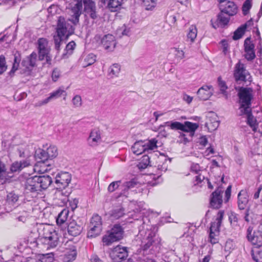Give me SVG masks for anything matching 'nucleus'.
<instances>
[{
    "label": "nucleus",
    "instance_id": "nucleus-1",
    "mask_svg": "<svg viewBox=\"0 0 262 262\" xmlns=\"http://www.w3.org/2000/svg\"><path fill=\"white\" fill-rule=\"evenodd\" d=\"M76 2L75 6L71 8V18L68 19L74 25L79 24V17L82 13L83 3L86 13L93 19L97 18L96 6L94 2L91 0H76Z\"/></svg>",
    "mask_w": 262,
    "mask_h": 262
},
{
    "label": "nucleus",
    "instance_id": "nucleus-2",
    "mask_svg": "<svg viewBox=\"0 0 262 262\" xmlns=\"http://www.w3.org/2000/svg\"><path fill=\"white\" fill-rule=\"evenodd\" d=\"M169 126L172 130H180L185 133H188V137L184 133L180 134L179 138L183 139L185 144L190 142L194 135L195 131L198 128L199 125L196 123L185 121L184 123L178 121H167L160 125V129L165 126Z\"/></svg>",
    "mask_w": 262,
    "mask_h": 262
},
{
    "label": "nucleus",
    "instance_id": "nucleus-3",
    "mask_svg": "<svg viewBox=\"0 0 262 262\" xmlns=\"http://www.w3.org/2000/svg\"><path fill=\"white\" fill-rule=\"evenodd\" d=\"M75 28L63 16L58 17L56 28V35L53 37L55 49L60 50V44L63 40L68 38L74 32Z\"/></svg>",
    "mask_w": 262,
    "mask_h": 262
},
{
    "label": "nucleus",
    "instance_id": "nucleus-4",
    "mask_svg": "<svg viewBox=\"0 0 262 262\" xmlns=\"http://www.w3.org/2000/svg\"><path fill=\"white\" fill-rule=\"evenodd\" d=\"M52 183L49 175L35 176L26 179L25 189L26 193H37L47 189Z\"/></svg>",
    "mask_w": 262,
    "mask_h": 262
},
{
    "label": "nucleus",
    "instance_id": "nucleus-5",
    "mask_svg": "<svg viewBox=\"0 0 262 262\" xmlns=\"http://www.w3.org/2000/svg\"><path fill=\"white\" fill-rule=\"evenodd\" d=\"M123 234L124 230L120 224H115L103 236L102 242L104 245L110 246L112 243L122 239Z\"/></svg>",
    "mask_w": 262,
    "mask_h": 262
},
{
    "label": "nucleus",
    "instance_id": "nucleus-6",
    "mask_svg": "<svg viewBox=\"0 0 262 262\" xmlns=\"http://www.w3.org/2000/svg\"><path fill=\"white\" fill-rule=\"evenodd\" d=\"M253 90L250 88L241 87L238 92L239 98V109L241 112L246 110L251 109V101L253 99Z\"/></svg>",
    "mask_w": 262,
    "mask_h": 262
},
{
    "label": "nucleus",
    "instance_id": "nucleus-7",
    "mask_svg": "<svg viewBox=\"0 0 262 262\" xmlns=\"http://www.w3.org/2000/svg\"><path fill=\"white\" fill-rule=\"evenodd\" d=\"M234 77L236 81L243 82H252V77L248 71L246 70L244 64L239 61L235 66L234 70Z\"/></svg>",
    "mask_w": 262,
    "mask_h": 262
},
{
    "label": "nucleus",
    "instance_id": "nucleus-8",
    "mask_svg": "<svg viewBox=\"0 0 262 262\" xmlns=\"http://www.w3.org/2000/svg\"><path fill=\"white\" fill-rule=\"evenodd\" d=\"M48 40L43 38L38 40V49L39 59L40 60H46V63L49 65L51 64V56L50 55V49L48 46Z\"/></svg>",
    "mask_w": 262,
    "mask_h": 262
},
{
    "label": "nucleus",
    "instance_id": "nucleus-9",
    "mask_svg": "<svg viewBox=\"0 0 262 262\" xmlns=\"http://www.w3.org/2000/svg\"><path fill=\"white\" fill-rule=\"evenodd\" d=\"M36 60L37 54L34 52L24 58L21 63V68L22 71H23V73L26 75H30L33 68L36 66Z\"/></svg>",
    "mask_w": 262,
    "mask_h": 262
},
{
    "label": "nucleus",
    "instance_id": "nucleus-10",
    "mask_svg": "<svg viewBox=\"0 0 262 262\" xmlns=\"http://www.w3.org/2000/svg\"><path fill=\"white\" fill-rule=\"evenodd\" d=\"M128 256L126 247L118 246L114 248L110 253V257L113 262H120L125 259Z\"/></svg>",
    "mask_w": 262,
    "mask_h": 262
},
{
    "label": "nucleus",
    "instance_id": "nucleus-11",
    "mask_svg": "<svg viewBox=\"0 0 262 262\" xmlns=\"http://www.w3.org/2000/svg\"><path fill=\"white\" fill-rule=\"evenodd\" d=\"M36 242L37 244L40 242L47 245V248H54L58 243V237L55 232H50L48 235L38 238Z\"/></svg>",
    "mask_w": 262,
    "mask_h": 262
},
{
    "label": "nucleus",
    "instance_id": "nucleus-12",
    "mask_svg": "<svg viewBox=\"0 0 262 262\" xmlns=\"http://www.w3.org/2000/svg\"><path fill=\"white\" fill-rule=\"evenodd\" d=\"M220 9L229 16H233L237 12V7L236 4L232 1H225L220 4Z\"/></svg>",
    "mask_w": 262,
    "mask_h": 262
},
{
    "label": "nucleus",
    "instance_id": "nucleus-13",
    "mask_svg": "<svg viewBox=\"0 0 262 262\" xmlns=\"http://www.w3.org/2000/svg\"><path fill=\"white\" fill-rule=\"evenodd\" d=\"M71 181V176L69 172H64L58 173L55 178V184L57 189H65Z\"/></svg>",
    "mask_w": 262,
    "mask_h": 262
},
{
    "label": "nucleus",
    "instance_id": "nucleus-14",
    "mask_svg": "<svg viewBox=\"0 0 262 262\" xmlns=\"http://www.w3.org/2000/svg\"><path fill=\"white\" fill-rule=\"evenodd\" d=\"M223 190L221 187L217 188L212 193L210 200V205L213 209H219L223 203L222 194Z\"/></svg>",
    "mask_w": 262,
    "mask_h": 262
},
{
    "label": "nucleus",
    "instance_id": "nucleus-15",
    "mask_svg": "<svg viewBox=\"0 0 262 262\" xmlns=\"http://www.w3.org/2000/svg\"><path fill=\"white\" fill-rule=\"evenodd\" d=\"M147 236L142 241L141 245L143 254H147L148 250H151L155 243V233L151 231H148Z\"/></svg>",
    "mask_w": 262,
    "mask_h": 262
},
{
    "label": "nucleus",
    "instance_id": "nucleus-16",
    "mask_svg": "<svg viewBox=\"0 0 262 262\" xmlns=\"http://www.w3.org/2000/svg\"><path fill=\"white\" fill-rule=\"evenodd\" d=\"M62 95L66 96L67 95V93L64 90L60 88L57 90L50 93V96L46 99L41 101H39L37 103H36L35 106H41L43 105H45L51 101L61 97Z\"/></svg>",
    "mask_w": 262,
    "mask_h": 262
},
{
    "label": "nucleus",
    "instance_id": "nucleus-17",
    "mask_svg": "<svg viewBox=\"0 0 262 262\" xmlns=\"http://www.w3.org/2000/svg\"><path fill=\"white\" fill-rule=\"evenodd\" d=\"M140 186V183L137 181V179L134 178L132 180L126 181L123 183L122 191L118 196H127L126 192L129 190L135 188H138Z\"/></svg>",
    "mask_w": 262,
    "mask_h": 262
},
{
    "label": "nucleus",
    "instance_id": "nucleus-18",
    "mask_svg": "<svg viewBox=\"0 0 262 262\" xmlns=\"http://www.w3.org/2000/svg\"><path fill=\"white\" fill-rule=\"evenodd\" d=\"M225 14L224 12L221 11L217 15V18L216 20L213 22L212 20H211V24L212 27L214 29H217V28H224L226 26H227L230 20V16L226 17L225 16Z\"/></svg>",
    "mask_w": 262,
    "mask_h": 262
},
{
    "label": "nucleus",
    "instance_id": "nucleus-19",
    "mask_svg": "<svg viewBox=\"0 0 262 262\" xmlns=\"http://www.w3.org/2000/svg\"><path fill=\"white\" fill-rule=\"evenodd\" d=\"M101 44L105 50H113L116 44L115 37L110 34L104 35L101 39Z\"/></svg>",
    "mask_w": 262,
    "mask_h": 262
},
{
    "label": "nucleus",
    "instance_id": "nucleus-20",
    "mask_svg": "<svg viewBox=\"0 0 262 262\" xmlns=\"http://www.w3.org/2000/svg\"><path fill=\"white\" fill-rule=\"evenodd\" d=\"M220 122L217 120V116L215 114L210 113L207 116V121L205 123V126L210 132L216 130L219 126Z\"/></svg>",
    "mask_w": 262,
    "mask_h": 262
},
{
    "label": "nucleus",
    "instance_id": "nucleus-21",
    "mask_svg": "<svg viewBox=\"0 0 262 262\" xmlns=\"http://www.w3.org/2000/svg\"><path fill=\"white\" fill-rule=\"evenodd\" d=\"M83 229L82 224H78L75 221L71 222L68 226V231L70 235L76 236L79 235Z\"/></svg>",
    "mask_w": 262,
    "mask_h": 262
},
{
    "label": "nucleus",
    "instance_id": "nucleus-22",
    "mask_svg": "<svg viewBox=\"0 0 262 262\" xmlns=\"http://www.w3.org/2000/svg\"><path fill=\"white\" fill-rule=\"evenodd\" d=\"M241 115L244 114L247 116V124L252 128L253 131L256 132L258 127V123L254 117L252 113V110H246L243 112H241Z\"/></svg>",
    "mask_w": 262,
    "mask_h": 262
},
{
    "label": "nucleus",
    "instance_id": "nucleus-23",
    "mask_svg": "<svg viewBox=\"0 0 262 262\" xmlns=\"http://www.w3.org/2000/svg\"><path fill=\"white\" fill-rule=\"evenodd\" d=\"M156 154L154 151L148 152V155H145L142 156L140 162L138 164V167L140 169H144L147 166H151V161L150 159Z\"/></svg>",
    "mask_w": 262,
    "mask_h": 262
},
{
    "label": "nucleus",
    "instance_id": "nucleus-24",
    "mask_svg": "<svg viewBox=\"0 0 262 262\" xmlns=\"http://www.w3.org/2000/svg\"><path fill=\"white\" fill-rule=\"evenodd\" d=\"M248 201V195L247 192L243 190L240 191L237 195V205L238 209L239 210L246 209Z\"/></svg>",
    "mask_w": 262,
    "mask_h": 262
},
{
    "label": "nucleus",
    "instance_id": "nucleus-25",
    "mask_svg": "<svg viewBox=\"0 0 262 262\" xmlns=\"http://www.w3.org/2000/svg\"><path fill=\"white\" fill-rule=\"evenodd\" d=\"M88 143L92 146L97 145L101 141V135L100 131L97 129H93L88 139Z\"/></svg>",
    "mask_w": 262,
    "mask_h": 262
},
{
    "label": "nucleus",
    "instance_id": "nucleus-26",
    "mask_svg": "<svg viewBox=\"0 0 262 262\" xmlns=\"http://www.w3.org/2000/svg\"><path fill=\"white\" fill-rule=\"evenodd\" d=\"M34 158L37 163H46L49 160L46 150L40 148L36 150Z\"/></svg>",
    "mask_w": 262,
    "mask_h": 262
},
{
    "label": "nucleus",
    "instance_id": "nucleus-27",
    "mask_svg": "<svg viewBox=\"0 0 262 262\" xmlns=\"http://www.w3.org/2000/svg\"><path fill=\"white\" fill-rule=\"evenodd\" d=\"M30 165V160H25L20 162H15L11 166V171L12 172L19 171L25 167H28Z\"/></svg>",
    "mask_w": 262,
    "mask_h": 262
},
{
    "label": "nucleus",
    "instance_id": "nucleus-28",
    "mask_svg": "<svg viewBox=\"0 0 262 262\" xmlns=\"http://www.w3.org/2000/svg\"><path fill=\"white\" fill-rule=\"evenodd\" d=\"M132 149L134 154L137 155H139L146 151L144 143L142 141L136 142L132 146Z\"/></svg>",
    "mask_w": 262,
    "mask_h": 262
},
{
    "label": "nucleus",
    "instance_id": "nucleus-29",
    "mask_svg": "<svg viewBox=\"0 0 262 262\" xmlns=\"http://www.w3.org/2000/svg\"><path fill=\"white\" fill-rule=\"evenodd\" d=\"M106 1L108 8L112 12H116L119 10L123 2V0H106Z\"/></svg>",
    "mask_w": 262,
    "mask_h": 262
},
{
    "label": "nucleus",
    "instance_id": "nucleus-30",
    "mask_svg": "<svg viewBox=\"0 0 262 262\" xmlns=\"http://www.w3.org/2000/svg\"><path fill=\"white\" fill-rule=\"evenodd\" d=\"M20 60V53L18 51H16L14 54V62L13 63L12 68L9 73L10 76H12L13 75L14 72L18 69Z\"/></svg>",
    "mask_w": 262,
    "mask_h": 262
},
{
    "label": "nucleus",
    "instance_id": "nucleus-31",
    "mask_svg": "<svg viewBox=\"0 0 262 262\" xmlns=\"http://www.w3.org/2000/svg\"><path fill=\"white\" fill-rule=\"evenodd\" d=\"M212 88L211 85H205L200 88L197 93L199 95L201 96L202 99H207L211 93L210 89Z\"/></svg>",
    "mask_w": 262,
    "mask_h": 262
},
{
    "label": "nucleus",
    "instance_id": "nucleus-32",
    "mask_svg": "<svg viewBox=\"0 0 262 262\" xmlns=\"http://www.w3.org/2000/svg\"><path fill=\"white\" fill-rule=\"evenodd\" d=\"M77 256V251L75 249L70 250L66 252L63 258V262H72Z\"/></svg>",
    "mask_w": 262,
    "mask_h": 262
},
{
    "label": "nucleus",
    "instance_id": "nucleus-33",
    "mask_svg": "<svg viewBox=\"0 0 262 262\" xmlns=\"http://www.w3.org/2000/svg\"><path fill=\"white\" fill-rule=\"evenodd\" d=\"M102 227L92 226L90 225V229L88 232L89 238H93L98 236L101 231Z\"/></svg>",
    "mask_w": 262,
    "mask_h": 262
},
{
    "label": "nucleus",
    "instance_id": "nucleus-34",
    "mask_svg": "<svg viewBox=\"0 0 262 262\" xmlns=\"http://www.w3.org/2000/svg\"><path fill=\"white\" fill-rule=\"evenodd\" d=\"M69 210L66 209H63L58 214L56 219V223L58 225L63 224L68 219Z\"/></svg>",
    "mask_w": 262,
    "mask_h": 262
},
{
    "label": "nucleus",
    "instance_id": "nucleus-35",
    "mask_svg": "<svg viewBox=\"0 0 262 262\" xmlns=\"http://www.w3.org/2000/svg\"><path fill=\"white\" fill-rule=\"evenodd\" d=\"M70 194V192L66 191L63 192L62 190H57L56 192V198H59L61 200L62 205H64L69 201L68 196Z\"/></svg>",
    "mask_w": 262,
    "mask_h": 262
},
{
    "label": "nucleus",
    "instance_id": "nucleus-36",
    "mask_svg": "<svg viewBox=\"0 0 262 262\" xmlns=\"http://www.w3.org/2000/svg\"><path fill=\"white\" fill-rule=\"evenodd\" d=\"M120 71V67L118 64L115 63L110 67L108 71V75L111 78L118 76Z\"/></svg>",
    "mask_w": 262,
    "mask_h": 262
},
{
    "label": "nucleus",
    "instance_id": "nucleus-37",
    "mask_svg": "<svg viewBox=\"0 0 262 262\" xmlns=\"http://www.w3.org/2000/svg\"><path fill=\"white\" fill-rule=\"evenodd\" d=\"M124 214V209L122 207H120L112 211L111 217L113 219L117 220L122 217Z\"/></svg>",
    "mask_w": 262,
    "mask_h": 262
},
{
    "label": "nucleus",
    "instance_id": "nucleus-38",
    "mask_svg": "<svg viewBox=\"0 0 262 262\" xmlns=\"http://www.w3.org/2000/svg\"><path fill=\"white\" fill-rule=\"evenodd\" d=\"M198 30L195 26L191 25L189 28L187 36L188 39H190L191 42H194L197 36Z\"/></svg>",
    "mask_w": 262,
    "mask_h": 262
},
{
    "label": "nucleus",
    "instance_id": "nucleus-39",
    "mask_svg": "<svg viewBox=\"0 0 262 262\" xmlns=\"http://www.w3.org/2000/svg\"><path fill=\"white\" fill-rule=\"evenodd\" d=\"M246 30V25H242L238 27L234 32L233 39L236 40L240 39L244 34Z\"/></svg>",
    "mask_w": 262,
    "mask_h": 262
},
{
    "label": "nucleus",
    "instance_id": "nucleus-40",
    "mask_svg": "<svg viewBox=\"0 0 262 262\" xmlns=\"http://www.w3.org/2000/svg\"><path fill=\"white\" fill-rule=\"evenodd\" d=\"M45 150L49 159L55 158L58 155L57 148L55 146H50Z\"/></svg>",
    "mask_w": 262,
    "mask_h": 262
},
{
    "label": "nucleus",
    "instance_id": "nucleus-41",
    "mask_svg": "<svg viewBox=\"0 0 262 262\" xmlns=\"http://www.w3.org/2000/svg\"><path fill=\"white\" fill-rule=\"evenodd\" d=\"M253 227L249 226L247 230L246 237L249 242L251 243L253 245L255 242V231H253Z\"/></svg>",
    "mask_w": 262,
    "mask_h": 262
},
{
    "label": "nucleus",
    "instance_id": "nucleus-42",
    "mask_svg": "<svg viewBox=\"0 0 262 262\" xmlns=\"http://www.w3.org/2000/svg\"><path fill=\"white\" fill-rule=\"evenodd\" d=\"M142 4L146 10H151L156 7L157 0H142Z\"/></svg>",
    "mask_w": 262,
    "mask_h": 262
},
{
    "label": "nucleus",
    "instance_id": "nucleus-43",
    "mask_svg": "<svg viewBox=\"0 0 262 262\" xmlns=\"http://www.w3.org/2000/svg\"><path fill=\"white\" fill-rule=\"evenodd\" d=\"M237 214L234 212H231L229 214V220L232 227H236L238 226V219Z\"/></svg>",
    "mask_w": 262,
    "mask_h": 262
},
{
    "label": "nucleus",
    "instance_id": "nucleus-44",
    "mask_svg": "<svg viewBox=\"0 0 262 262\" xmlns=\"http://www.w3.org/2000/svg\"><path fill=\"white\" fill-rule=\"evenodd\" d=\"M157 141L156 139H153L149 141L146 143H144L145 146L146 147V150H147L148 152L152 151V150L154 149L157 147Z\"/></svg>",
    "mask_w": 262,
    "mask_h": 262
},
{
    "label": "nucleus",
    "instance_id": "nucleus-45",
    "mask_svg": "<svg viewBox=\"0 0 262 262\" xmlns=\"http://www.w3.org/2000/svg\"><path fill=\"white\" fill-rule=\"evenodd\" d=\"M252 258L255 262H262V251L252 250L251 251Z\"/></svg>",
    "mask_w": 262,
    "mask_h": 262
},
{
    "label": "nucleus",
    "instance_id": "nucleus-46",
    "mask_svg": "<svg viewBox=\"0 0 262 262\" xmlns=\"http://www.w3.org/2000/svg\"><path fill=\"white\" fill-rule=\"evenodd\" d=\"M90 225L92 226L102 227V221L101 216L98 214L94 215L91 219Z\"/></svg>",
    "mask_w": 262,
    "mask_h": 262
},
{
    "label": "nucleus",
    "instance_id": "nucleus-47",
    "mask_svg": "<svg viewBox=\"0 0 262 262\" xmlns=\"http://www.w3.org/2000/svg\"><path fill=\"white\" fill-rule=\"evenodd\" d=\"M61 11V9L56 5H52L48 9V12L51 16L54 15L56 14H60Z\"/></svg>",
    "mask_w": 262,
    "mask_h": 262
},
{
    "label": "nucleus",
    "instance_id": "nucleus-48",
    "mask_svg": "<svg viewBox=\"0 0 262 262\" xmlns=\"http://www.w3.org/2000/svg\"><path fill=\"white\" fill-rule=\"evenodd\" d=\"M252 7V0H246L242 7L243 13L246 15Z\"/></svg>",
    "mask_w": 262,
    "mask_h": 262
},
{
    "label": "nucleus",
    "instance_id": "nucleus-49",
    "mask_svg": "<svg viewBox=\"0 0 262 262\" xmlns=\"http://www.w3.org/2000/svg\"><path fill=\"white\" fill-rule=\"evenodd\" d=\"M261 231L255 232V242L253 245H256L258 247H260L262 245V228H260Z\"/></svg>",
    "mask_w": 262,
    "mask_h": 262
},
{
    "label": "nucleus",
    "instance_id": "nucleus-50",
    "mask_svg": "<svg viewBox=\"0 0 262 262\" xmlns=\"http://www.w3.org/2000/svg\"><path fill=\"white\" fill-rule=\"evenodd\" d=\"M96 61V56L93 54H89L84 59L85 64V67L90 66L94 63Z\"/></svg>",
    "mask_w": 262,
    "mask_h": 262
},
{
    "label": "nucleus",
    "instance_id": "nucleus-51",
    "mask_svg": "<svg viewBox=\"0 0 262 262\" xmlns=\"http://www.w3.org/2000/svg\"><path fill=\"white\" fill-rule=\"evenodd\" d=\"M7 69L6 58L3 55L0 56V74H3Z\"/></svg>",
    "mask_w": 262,
    "mask_h": 262
},
{
    "label": "nucleus",
    "instance_id": "nucleus-52",
    "mask_svg": "<svg viewBox=\"0 0 262 262\" xmlns=\"http://www.w3.org/2000/svg\"><path fill=\"white\" fill-rule=\"evenodd\" d=\"M121 182V181H117L112 182L108 186V191L110 192H113L115 191L120 186Z\"/></svg>",
    "mask_w": 262,
    "mask_h": 262
},
{
    "label": "nucleus",
    "instance_id": "nucleus-53",
    "mask_svg": "<svg viewBox=\"0 0 262 262\" xmlns=\"http://www.w3.org/2000/svg\"><path fill=\"white\" fill-rule=\"evenodd\" d=\"M175 55V58L178 61L181 60L184 57V52L182 50H179L178 48H174L172 49Z\"/></svg>",
    "mask_w": 262,
    "mask_h": 262
},
{
    "label": "nucleus",
    "instance_id": "nucleus-54",
    "mask_svg": "<svg viewBox=\"0 0 262 262\" xmlns=\"http://www.w3.org/2000/svg\"><path fill=\"white\" fill-rule=\"evenodd\" d=\"M254 45L251 42L250 38H247L244 42L245 51H254Z\"/></svg>",
    "mask_w": 262,
    "mask_h": 262
},
{
    "label": "nucleus",
    "instance_id": "nucleus-55",
    "mask_svg": "<svg viewBox=\"0 0 262 262\" xmlns=\"http://www.w3.org/2000/svg\"><path fill=\"white\" fill-rule=\"evenodd\" d=\"M219 232H210L209 233V241L212 244H215L218 243V238L216 237L219 235Z\"/></svg>",
    "mask_w": 262,
    "mask_h": 262
},
{
    "label": "nucleus",
    "instance_id": "nucleus-56",
    "mask_svg": "<svg viewBox=\"0 0 262 262\" xmlns=\"http://www.w3.org/2000/svg\"><path fill=\"white\" fill-rule=\"evenodd\" d=\"M17 151L20 158H26V160H28L29 152H25V148L23 146L19 147L17 149Z\"/></svg>",
    "mask_w": 262,
    "mask_h": 262
},
{
    "label": "nucleus",
    "instance_id": "nucleus-57",
    "mask_svg": "<svg viewBox=\"0 0 262 262\" xmlns=\"http://www.w3.org/2000/svg\"><path fill=\"white\" fill-rule=\"evenodd\" d=\"M75 46L76 43L74 41H71L70 42H69L66 47L67 53L69 54H71L73 53V51L74 50Z\"/></svg>",
    "mask_w": 262,
    "mask_h": 262
},
{
    "label": "nucleus",
    "instance_id": "nucleus-58",
    "mask_svg": "<svg viewBox=\"0 0 262 262\" xmlns=\"http://www.w3.org/2000/svg\"><path fill=\"white\" fill-rule=\"evenodd\" d=\"M18 199V195L14 193L11 192L7 195V201L9 203H15Z\"/></svg>",
    "mask_w": 262,
    "mask_h": 262
},
{
    "label": "nucleus",
    "instance_id": "nucleus-59",
    "mask_svg": "<svg viewBox=\"0 0 262 262\" xmlns=\"http://www.w3.org/2000/svg\"><path fill=\"white\" fill-rule=\"evenodd\" d=\"M245 54L244 56L248 61H251L255 57L254 51H245Z\"/></svg>",
    "mask_w": 262,
    "mask_h": 262
},
{
    "label": "nucleus",
    "instance_id": "nucleus-60",
    "mask_svg": "<svg viewBox=\"0 0 262 262\" xmlns=\"http://www.w3.org/2000/svg\"><path fill=\"white\" fill-rule=\"evenodd\" d=\"M171 160V158L167 159L165 158L164 160V162L162 165L158 164V169L161 170L162 171H166L167 170L168 168V165L167 164V162L168 161L169 163H170Z\"/></svg>",
    "mask_w": 262,
    "mask_h": 262
},
{
    "label": "nucleus",
    "instance_id": "nucleus-61",
    "mask_svg": "<svg viewBox=\"0 0 262 262\" xmlns=\"http://www.w3.org/2000/svg\"><path fill=\"white\" fill-rule=\"evenodd\" d=\"M221 225V224L216 222H212L210 227V231L219 232Z\"/></svg>",
    "mask_w": 262,
    "mask_h": 262
},
{
    "label": "nucleus",
    "instance_id": "nucleus-62",
    "mask_svg": "<svg viewBox=\"0 0 262 262\" xmlns=\"http://www.w3.org/2000/svg\"><path fill=\"white\" fill-rule=\"evenodd\" d=\"M72 102L75 107H80L82 104L81 97L79 95H76L73 98Z\"/></svg>",
    "mask_w": 262,
    "mask_h": 262
},
{
    "label": "nucleus",
    "instance_id": "nucleus-63",
    "mask_svg": "<svg viewBox=\"0 0 262 262\" xmlns=\"http://www.w3.org/2000/svg\"><path fill=\"white\" fill-rule=\"evenodd\" d=\"M60 76V72L57 69L53 70L52 74V78L53 81L56 82Z\"/></svg>",
    "mask_w": 262,
    "mask_h": 262
},
{
    "label": "nucleus",
    "instance_id": "nucleus-64",
    "mask_svg": "<svg viewBox=\"0 0 262 262\" xmlns=\"http://www.w3.org/2000/svg\"><path fill=\"white\" fill-rule=\"evenodd\" d=\"M53 257L49 254L43 255L41 258L42 262H52Z\"/></svg>",
    "mask_w": 262,
    "mask_h": 262
}]
</instances>
